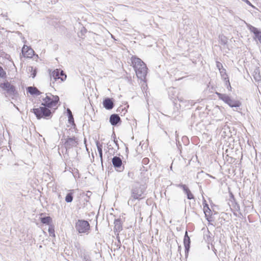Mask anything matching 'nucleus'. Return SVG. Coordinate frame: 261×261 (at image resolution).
<instances>
[{"label":"nucleus","mask_w":261,"mask_h":261,"mask_svg":"<svg viewBox=\"0 0 261 261\" xmlns=\"http://www.w3.org/2000/svg\"><path fill=\"white\" fill-rule=\"evenodd\" d=\"M48 231H49V232L50 233H52L53 231H54V230L53 229H51L50 228H49Z\"/></svg>","instance_id":"obj_36"},{"label":"nucleus","mask_w":261,"mask_h":261,"mask_svg":"<svg viewBox=\"0 0 261 261\" xmlns=\"http://www.w3.org/2000/svg\"><path fill=\"white\" fill-rule=\"evenodd\" d=\"M73 200V193H68L65 197V201L67 203L71 202Z\"/></svg>","instance_id":"obj_22"},{"label":"nucleus","mask_w":261,"mask_h":261,"mask_svg":"<svg viewBox=\"0 0 261 261\" xmlns=\"http://www.w3.org/2000/svg\"><path fill=\"white\" fill-rule=\"evenodd\" d=\"M90 225L86 220H79L75 224V228L79 233H84L89 229Z\"/></svg>","instance_id":"obj_7"},{"label":"nucleus","mask_w":261,"mask_h":261,"mask_svg":"<svg viewBox=\"0 0 261 261\" xmlns=\"http://www.w3.org/2000/svg\"><path fill=\"white\" fill-rule=\"evenodd\" d=\"M112 136L113 137H115V132H113V134L112 135Z\"/></svg>","instance_id":"obj_37"},{"label":"nucleus","mask_w":261,"mask_h":261,"mask_svg":"<svg viewBox=\"0 0 261 261\" xmlns=\"http://www.w3.org/2000/svg\"><path fill=\"white\" fill-rule=\"evenodd\" d=\"M250 30L252 32H253L257 37H261L260 32L258 30V29L255 27H252L250 29Z\"/></svg>","instance_id":"obj_25"},{"label":"nucleus","mask_w":261,"mask_h":261,"mask_svg":"<svg viewBox=\"0 0 261 261\" xmlns=\"http://www.w3.org/2000/svg\"><path fill=\"white\" fill-rule=\"evenodd\" d=\"M223 80L225 81V85L226 86L228 90L229 91H231L232 88H231L230 82H229V77H227V79L226 78L225 79H223Z\"/></svg>","instance_id":"obj_27"},{"label":"nucleus","mask_w":261,"mask_h":261,"mask_svg":"<svg viewBox=\"0 0 261 261\" xmlns=\"http://www.w3.org/2000/svg\"><path fill=\"white\" fill-rule=\"evenodd\" d=\"M0 87L5 91V94L6 96H10L14 98L18 94L15 86L8 81L1 83Z\"/></svg>","instance_id":"obj_3"},{"label":"nucleus","mask_w":261,"mask_h":261,"mask_svg":"<svg viewBox=\"0 0 261 261\" xmlns=\"http://www.w3.org/2000/svg\"><path fill=\"white\" fill-rule=\"evenodd\" d=\"M120 121V118L117 114H113L110 116V121L112 125L117 124Z\"/></svg>","instance_id":"obj_13"},{"label":"nucleus","mask_w":261,"mask_h":261,"mask_svg":"<svg viewBox=\"0 0 261 261\" xmlns=\"http://www.w3.org/2000/svg\"><path fill=\"white\" fill-rule=\"evenodd\" d=\"M114 230L120 232L122 229L121 220L119 219H116L114 221Z\"/></svg>","instance_id":"obj_15"},{"label":"nucleus","mask_w":261,"mask_h":261,"mask_svg":"<svg viewBox=\"0 0 261 261\" xmlns=\"http://www.w3.org/2000/svg\"><path fill=\"white\" fill-rule=\"evenodd\" d=\"M176 186L182 188L183 191H184L185 189L187 187V186L186 185L183 184H176Z\"/></svg>","instance_id":"obj_32"},{"label":"nucleus","mask_w":261,"mask_h":261,"mask_svg":"<svg viewBox=\"0 0 261 261\" xmlns=\"http://www.w3.org/2000/svg\"><path fill=\"white\" fill-rule=\"evenodd\" d=\"M27 91L32 95H39L40 92L37 88L34 87H29L27 88Z\"/></svg>","instance_id":"obj_17"},{"label":"nucleus","mask_w":261,"mask_h":261,"mask_svg":"<svg viewBox=\"0 0 261 261\" xmlns=\"http://www.w3.org/2000/svg\"><path fill=\"white\" fill-rule=\"evenodd\" d=\"M145 188L143 185L134 186L131 190V197L128 201V204H132L135 200H140L145 197Z\"/></svg>","instance_id":"obj_2"},{"label":"nucleus","mask_w":261,"mask_h":261,"mask_svg":"<svg viewBox=\"0 0 261 261\" xmlns=\"http://www.w3.org/2000/svg\"><path fill=\"white\" fill-rule=\"evenodd\" d=\"M89 193H90V191H89L88 193V194H89Z\"/></svg>","instance_id":"obj_39"},{"label":"nucleus","mask_w":261,"mask_h":261,"mask_svg":"<svg viewBox=\"0 0 261 261\" xmlns=\"http://www.w3.org/2000/svg\"><path fill=\"white\" fill-rule=\"evenodd\" d=\"M29 71L31 73V76L34 78L36 75L37 70L36 68H34L33 67H30L29 68Z\"/></svg>","instance_id":"obj_26"},{"label":"nucleus","mask_w":261,"mask_h":261,"mask_svg":"<svg viewBox=\"0 0 261 261\" xmlns=\"http://www.w3.org/2000/svg\"><path fill=\"white\" fill-rule=\"evenodd\" d=\"M131 62L137 77L142 81H144L148 70L146 64L140 58L136 57L131 58Z\"/></svg>","instance_id":"obj_1"},{"label":"nucleus","mask_w":261,"mask_h":261,"mask_svg":"<svg viewBox=\"0 0 261 261\" xmlns=\"http://www.w3.org/2000/svg\"><path fill=\"white\" fill-rule=\"evenodd\" d=\"M103 106L106 109L111 110L114 107V103L111 99L107 98L103 100Z\"/></svg>","instance_id":"obj_12"},{"label":"nucleus","mask_w":261,"mask_h":261,"mask_svg":"<svg viewBox=\"0 0 261 261\" xmlns=\"http://www.w3.org/2000/svg\"><path fill=\"white\" fill-rule=\"evenodd\" d=\"M219 72L223 80L226 78L227 79V77H228V76L226 72V70L224 68H223L221 69H220L219 70Z\"/></svg>","instance_id":"obj_24"},{"label":"nucleus","mask_w":261,"mask_h":261,"mask_svg":"<svg viewBox=\"0 0 261 261\" xmlns=\"http://www.w3.org/2000/svg\"><path fill=\"white\" fill-rule=\"evenodd\" d=\"M50 76L51 79H53L55 81L59 82L65 81L67 78L66 74L61 69H56L50 71Z\"/></svg>","instance_id":"obj_5"},{"label":"nucleus","mask_w":261,"mask_h":261,"mask_svg":"<svg viewBox=\"0 0 261 261\" xmlns=\"http://www.w3.org/2000/svg\"><path fill=\"white\" fill-rule=\"evenodd\" d=\"M216 66H217V67L218 68L219 70H220L222 68H224L222 63L218 61H217L216 62Z\"/></svg>","instance_id":"obj_31"},{"label":"nucleus","mask_w":261,"mask_h":261,"mask_svg":"<svg viewBox=\"0 0 261 261\" xmlns=\"http://www.w3.org/2000/svg\"><path fill=\"white\" fill-rule=\"evenodd\" d=\"M83 261H91L90 257L87 254L84 253L82 256Z\"/></svg>","instance_id":"obj_30"},{"label":"nucleus","mask_w":261,"mask_h":261,"mask_svg":"<svg viewBox=\"0 0 261 261\" xmlns=\"http://www.w3.org/2000/svg\"><path fill=\"white\" fill-rule=\"evenodd\" d=\"M51 219L50 217H44L41 218V221L43 224H49L51 222Z\"/></svg>","instance_id":"obj_23"},{"label":"nucleus","mask_w":261,"mask_h":261,"mask_svg":"<svg viewBox=\"0 0 261 261\" xmlns=\"http://www.w3.org/2000/svg\"><path fill=\"white\" fill-rule=\"evenodd\" d=\"M184 192L187 195V197L188 199L191 200L194 199L193 194L191 193V191L188 187L185 189Z\"/></svg>","instance_id":"obj_20"},{"label":"nucleus","mask_w":261,"mask_h":261,"mask_svg":"<svg viewBox=\"0 0 261 261\" xmlns=\"http://www.w3.org/2000/svg\"><path fill=\"white\" fill-rule=\"evenodd\" d=\"M68 112L69 113V119H68V123H69V125L68 126L70 125V127L69 128V129H75V125L74 123V119L73 117V116L72 115L71 112L68 110Z\"/></svg>","instance_id":"obj_14"},{"label":"nucleus","mask_w":261,"mask_h":261,"mask_svg":"<svg viewBox=\"0 0 261 261\" xmlns=\"http://www.w3.org/2000/svg\"><path fill=\"white\" fill-rule=\"evenodd\" d=\"M32 112L35 114L37 118H46L51 114L50 110L45 107H40L38 108H34Z\"/></svg>","instance_id":"obj_6"},{"label":"nucleus","mask_w":261,"mask_h":261,"mask_svg":"<svg viewBox=\"0 0 261 261\" xmlns=\"http://www.w3.org/2000/svg\"><path fill=\"white\" fill-rule=\"evenodd\" d=\"M133 173L132 172H129L128 173V177H131V178H133Z\"/></svg>","instance_id":"obj_34"},{"label":"nucleus","mask_w":261,"mask_h":261,"mask_svg":"<svg viewBox=\"0 0 261 261\" xmlns=\"http://www.w3.org/2000/svg\"><path fill=\"white\" fill-rule=\"evenodd\" d=\"M148 161V159L147 158H144V159H143V162H144V163H146Z\"/></svg>","instance_id":"obj_35"},{"label":"nucleus","mask_w":261,"mask_h":261,"mask_svg":"<svg viewBox=\"0 0 261 261\" xmlns=\"http://www.w3.org/2000/svg\"><path fill=\"white\" fill-rule=\"evenodd\" d=\"M117 112L120 113L121 116L125 115L127 112V109L126 107L120 106L117 109Z\"/></svg>","instance_id":"obj_21"},{"label":"nucleus","mask_w":261,"mask_h":261,"mask_svg":"<svg viewBox=\"0 0 261 261\" xmlns=\"http://www.w3.org/2000/svg\"><path fill=\"white\" fill-rule=\"evenodd\" d=\"M190 243H191V241H190V237L188 235L187 231H186L185 235L184 240V246H185V248L186 254L188 253V252L190 250Z\"/></svg>","instance_id":"obj_11"},{"label":"nucleus","mask_w":261,"mask_h":261,"mask_svg":"<svg viewBox=\"0 0 261 261\" xmlns=\"http://www.w3.org/2000/svg\"><path fill=\"white\" fill-rule=\"evenodd\" d=\"M203 211L205 214V215L206 216V213H210L211 212V210L210 209L209 207H208V205L207 203H204V205L203 206Z\"/></svg>","instance_id":"obj_29"},{"label":"nucleus","mask_w":261,"mask_h":261,"mask_svg":"<svg viewBox=\"0 0 261 261\" xmlns=\"http://www.w3.org/2000/svg\"><path fill=\"white\" fill-rule=\"evenodd\" d=\"M22 54L24 58H31L34 55V51L27 45H24L22 48Z\"/></svg>","instance_id":"obj_8"},{"label":"nucleus","mask_w":261,"mask_h":261,"mask_svg":"<svg viewBox=\"0 0 261 261\" xmlns=\"http://www.w3.org/2000/svg\"><path fill=\"white\" fill-rule=\"evenodd\" d=\"M96 145L97 146V150L100 158V160L102 162V145L100 144L98 141H96Z\"/></svg>","instance_id":"obj_18"},{"label":"nucleus","mask_w":261,"mask_h":261,"mask_svg":"<svg viewBox=\"0 0 261 261\" xmlns=\"http://www.w3.org/2000/svg\"><path fill=\"white\" fill-rule=\"evenodd\" d=\"M59 101V97L58 96L48 94L43 98L42 105L51 108L56 106Z\"/></svg>","instance_id":"obj_4"},{"label":"nucleus","mask_w":261,"mask_h":261,"mask_svg":"<svg viewBox=\"0 0 261 261\" xmlns=\"http://www.w3.org/2000/svg\"><path fill=\"white\" fill-rule=\"evenodd\" d=\"M113 166L117 168V170L121 171V166L122 164V160L118 156H114L112 160Z\"/></svg>","instance_id":"obj_10"},{"label":"nucleus","mask_w":261,"mask_h":261,"mask_svg":"<svg viewBox=\"0 0 261 261\" xmlns=\"http://www.w3.org/2000/svg\"><path fill=\"white\" fill-rule=\"evenodd\" d=\"M219 99L222 100L224 102L227 103L230 97L226 94H223L218 92L216 93Z\"/></svg>","instance_id":"obj_19"},{"label":"nucleus","mask_w":261,"mask_h":261,"mask_svg":"<svg viewBox=\"0 0 261 261\" xmlns=\"http://www.w3.org/2000/svg\"><path fill=\"white\" fill-rule=\"evenodd\" d=\"M6 72L3 69V68L0 66V78H6Z\"/></svg>","instance_id":"obj_28"},{"label":"nucleus","mask_w":261,"mask_h":261,"mask_svg":"<svg viewBox=\"0 0 261 261\" xmlns=\"http://www.w3.org/2000/svg\"><path fill=\"white\" fill-rule=\"evenodd\" d=\"M244 2H245L248 5H250V6H252V4H251V3L248 1V0H243Z\"/></svg>","instance_id":"obj_33"},{"label":"nucleus","mask_w":261,"mask_h":261,"mask_svg":"<svg viewBox=\"0 0 261 261\" xmlns=\"http://www.w3.org/2000/svg\"><path fill=\"white\" fill-rule=\"evenodd\" d=\"M89 193H90V191H89L88 193V194H89Z\"/></svg>","instance_id":"obj_38"},{"label":"nucleus","mask_w":261,"mask_h":261,"mask_svg":"<svg viewBox=\"0 0 261 261\" xmlns=\"http://www.w3.org/2000/svg\"><path fill=\"white\" fill-rule=\"evenodd\" d=\"M227 104L231 107H239L241 105V102L239 100H233L230 98Z\"/></svg>","instance_id":"obj_16"},{"label":"nucleus","mask_w":261,"mask_h":261,"mask_svg":"<svg viewBox=\"0 0 261 261\" xmlns=\"http://www.w3.org/2000/svg\"><path fill=\"white\" fill-rule=\"evenodd\" d=\"M77 139L74 137H68L65 142V146L67 149H70L76 146L77 144Z\"/></svg>","instance_id":"obj_9"}]
</instances>
